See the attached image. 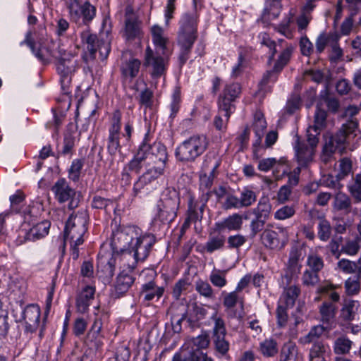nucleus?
Wrapping results in <instances>:
<instances>
[{
	"label": "nucleus",
	"mask_w": 361,
	"mask_h": 361,
	"mask_svg": "<svg viewBox=\"0 0 361 361\" xmlns=\"http://www.w3.org/2000/svg\"><path fill=\"white\" fill-rule=\"evenodd\" d=\"M140 149H143L144 155L146 159H149L154 164L155 167H163V173L168 161V154L166 147L160 142H154L150 144L148 141V135L145 137L140 145Z\"/></svg>",
	"instance_id": "13"
},
{
	"label": "nucleus",
	"mask_w": 361,
	"mask_h": 361,
	"mask_svg": "<svg viewBox=\"0 0 361 361\" xmlns=\"http://www.w3.org/2000/svg\"><path fill=\"white\" fill-rule=\"evenodd\" d=\"M198 15L195 12L183 14L179 21L178 45L180 47L179 65L182 67L190 57L192 47L197 38Z\"/></svg>",
	"instance_id": "1"
},
{
	"label": "nucleus",
	"mask_w": 361,
	"mask_h": 361,
	"mask_svg": "<svg viewBox=\"0 0 361 361\" xmlns=\"http://www.w3.org/2000/svg\"><path fill=\"white\" fill-rule=\"evenodd\" d=\"M302 283L307 286H314L319 281L318 272L312 270H306L302 276Z\"/></svg>",
	"instance_id": "61"
},
{
	"label": "nucleus",
	"mask_w": 361,
	"mask_h": 361,
	"mask_svg": "<svg viewBox=\"0 0 361 361\" xmlns=\"http://www.w3.org/2000/svg\"><path fill=\"white\" fill-rule=\"evenodd\" d=\"M243 225V217L238 213L233 214L221 221L215 224L216 232H222L226 229L228 231H239Z\"/></svg>",
	"instance_id": "25"
},
{
	"label": "nucleus",
	"mask_w": 361,
	"mask_h": 361,
	"mask_svg": "<svg viewBox=\"0 0 361 361\" xmlns=\"http://www.w3.org/2000/svg\"><path fill=\"white\" fill-rule=\"evenodd\" d=\"M154 243L155 239L153 235L142 234L140 230L139 236L135 238V241L133 242L130 249L128 252V255L133 253V261L131 264H128L130 271L135 269L139 262H143L147 259Z\"/></svg>",
	"instance_id": "10"
},
{
	"label": "nucleus",
	"mask_w": 361,
	"mask_h": 361,
	"mask_svg": "<svg viewBox=\"0 0 361 361\" xmlns=\"http://www.w3.org/2000/svg\"><path fill=\"white\" fill-rule=\"evenodd\" d=\"M152 41L157 49L161 51L162 55H166L168 38L165 37L164 30L158 25H154L151 29Z\"/></svg>",
	"instance_id": "32"
},
{
	"label": "nucleus",
	"mask_w": 361,
	"mask_h": 361,
	"mask_svg": "<svg viewBox=\"0 0 361 361\" xmlns=\"http://www.w3.org/2000/svg\"><path fill=\"white\" fill-rule=\"evenodd\" d=\"M216 168V166L214 168L213 171L215 170ZM214 171L212 172L211 175L209 176L207 175H203L200 176V190L202 191V194H207L208 193V200L210 198L212 191L210 190L211 187L213 185V177L212 173Z\"/></svg>",
	"instance_id": "56"
},
{
	"label": "nucleus",
	"mask_w": 361,
	"mask_h": 361,
	"mask_svg": "<svg viewBox=\"0 0 361 361\" xmlns=\"http://www.w3.org/2000/svg\"><path fill=\"white\" fill-rule=\"evenodd\" d=\"M259 38L260 39L261 44L269 49L270 56L268 63H270L274 59V55L277 51L276 49V43L270 39L269 36L266 32L260 33Z\"/></svg>",
	"instance_id": "58"
},
{
	"label": "nucleus",
	"mask_w": 361,
	"mask_h": 361,
	"mask_svg": "<svg viewBox=\"0 0 361 361\" xmlns=\"http://www.w3.org/2000/svg\"><path fill=\"white\" fill-rule=\"evenodd\" d=\"M331 329V326H326L323 325H316L311 328L309 333L304 337L300 338L302 343H310L317 340L324 331H329Z\"/></svg>",
	"instance_id": "36"
},
{
	"label": "nucleus",
	"mask_w": 361,
	"mask_h": 361,
	"mask_svg": "<svg viewBox=\"0 0 361 361\" xmlns=\"http://www.w3.org/2000/svg\"><path fill=\"white\" fill-rule=\"evenodd\" d=\"M351 201L349 197L343 193H338L335 197L334 206L338 210H347L350 207Z\"/></svg>",
	"instance_id": "62"
},
{
	"label": "nucleus",
	"mask_w": 361,
	"mask_h": 361,
	"mask_svg": "<svg viewBox=\"0 0 361 361\" xmlns=\"http://www.w3.org/2000/svg\"><path fill=\"white\" fill-rule=\"evenodd\" d=\"M300 294V289L297 286H290L284 288L283 296L284 297V303L286 306L293 307L295 300Z\"/></svg>",
	"instance_id": "42"
},
{
	"label": "nucleus",
	"mask_w": 361,
	"mask_h": 361,
	"mask_svg": "<svg viewBox=\"0 0 361 361\" xmlns=\"http://www.w3.org/2000/svg\"><path fill=\"white\" fill-rule=\"evenodd\" d=\"M302 259V249L298 246L291 248L289 253V258L287 262V273L286 277H293L297 276L301 269L300 260Z\"/></svg>",
	"instance_id": "22"
},
{
	"label": "nucleus",
	"mask_w": 361,
	"mask_h": 361,
	"mask_svg": "<svg viewBox=\"0 0 361 361\" xmlns=\"http://www.w3.org/2000/svg\"><path fill=\"white\" fill-rule=\"evenodd\" d=\"M179 206V193L175 189L169 190L157 205L158 212L154 221L162 224H169L177 216Z\"/></svg>",
	"instance_id": "8"
},
{
	"label": "nucleus",
	"mask_w": 361,
	"mask_h": 361,
	"mask_svg": "<svg viewBox=\"0 0 361 361\" xmlns=\"http://www.w3.org/2000/svg\"><path fill=\"white\" fill-rule=\"evenodd\" d=\"M52 111L53 118L46 123V128L53 130L54 133L58 134L60 126L64 120V116L62 114H58L54 110H52Z\"/></svg>",
	"instance_id": "59"
},
{
	"label": "nucleus",
	"mask_w": 361,
	"mask_h": 361,
	"mask_svg": "<svg viewBox=\"0 0 361 361\" xmlns=\"http://www.w3.org/2000/svg\"><path fill=\"white\" fill-rule=\"evenodd\" d=\"M41 315L40 309L37 305H31L25 307L23 319L25 322V331L34 332L39 326Z\"/></svg>",
	"instance_id": "23"
},
{
	"label": "nucleus",
	"mask_w": 361,
	"mask_h": 361,
	"mask_svg": "<svg viewBox=\"0 0 361 361\" xmlns=\"http://www.w3.org/2000/svg\"><path fill=\"white\" fill-rule=\"evenodd\" d=\"M76 134V126L72 123L68 124L63 135V147L62 149L59 152V154L67 156L73 154Z\"/></svg>",
	"instance_id": "26"
},
{
	"label": "nucleus",
	"mask_w": 361,
	"mask_h": 361,
	"mask_svg": "<svg viewBox=\"0 0 361 361\" xmlns=\"http://www.w3.org/2000/svg\"><path fill=\"white\" fill-rule=\"evenodd\" d=\"M325 351V346L322 342H315L310 350V361H313L317 358H322Z\"/></svg>",
	"instance_id": "64"
},
{
	"label": "nucleus",
	"mask_w": 361,
	"mask_h": 361,
	"mask_svg": "<svg viewBox=\"0 0 361 361\" xmlns=\"http://www.w3.org/2000/svg\"><path fill=\"white\" fill-rule=\"evenodd\" d=\"M135 281V277L126 273L121 271L116 278L114 288L111 290V295L114 298H119L123 296L131 287Z\"/></svg>",
	"instance_id": "18"
},
{
	"label": "nucleus",
	"mask_w": 361,
	"mask_h": 361,
	"mask_svg": "<svg viewBox=\"0 0 361 361\" xmlns=\"http://www.w3.org/2000/svg\"><path fill=\"white\" fill-rule=\"evenodd\" d=\"M226 336H212L213 343L216 352L222 355H226L229 350V342L226 340Z\"/></svg>",
	"instance_id": "54"
},
{
	"label": "nucleus",
	"mask_w": 361,
	"mask_h": 361,
	"mask_svg": "<svg viewBox=\"0 0 361 361\" xmlns=\"http://www.w3.org/2000/svg\"><path fill=\"white\" fill-rule=\"evenodd\" d=\"M257 200L256 193L252 190L245 188L240 192V196L239 200L241 204V207H247L251 206Z\"/></svg>",
	"instance_id": "47"
},
{
	"label": "nucleus",
	"mask_w": 361,
	"mask_h": 361,
	"mask_svg": "<svg viewBox=\"0 0 361 361\" xmlns=\"http://www.w3.org/2000/svg\"><path fill=\"white\" fill-rule=\"evenodd\" d=\"M293 53V47H288L284 49L279 56L277 61L274 64L276 70L281 71L285 66L287 65Z\"/></svg>",
	"instance_id": "49"
},
{
	"label": "nucleus",
	"mask_w": 361,
	"mask_h": 361,
	"mask_svg": "<svg viewBox=\"0 0 361 361\" xmlns=\"http://www.w3.org/2000/svg\"><path fill=\"white\" fill-rule=\"evenodd\" d=\"M271 210V205L269 200L266 197H262L259 200L257 207L253 209V214L255 217L267 221L269 218Z\"/></svg>",
	"instance_id": "34"
},
{
	"label": "nucleus",
	"mask_w": 361,
	"mask_h": 361,
	"mask_svg": "<svg viewBox=\"0 0 361 361\" xmlns=\"http://www.w3.org/2000/svg\"><path fill=\"white\" fill-rule=\"evenodd\" d=\"M145 159L146 155H144L143 149L139 147L137 154L128 164L129 171L139 173L142 169V162Z\"/></svg>",
	"instance_id": "45"
},
{
	"label": "nucleus",
	"mask_w": 361,
	"mask_h": 361,
	"mask_svg": "<svg viewBox=\"0 0 361 361\" xmlns=\"http://www.w3.org/2000/svg\"><path fill=\"white\" fill-rule=\"evenodd\" d=\"M59 56L55 55L58 59L56 65L57 71L59 75H72L76 68V61L74 56L65 50L59 49Z\"/></svg>",
	"instance_id": "19"
},
{
	"label": "nucleus",
	"mask_w": 361,
	"mask_h": 361,
	"mask_svg": "<svg viewBox=\"0 0 361 361\" xmlns=\"http://www.w3.org/2000/svg\"><path fill=\"white\" fill-rule=\"evenodd\" d=\"M360 279L356 276L349 277L345 282V292L349 295L357 294L361 289Z\"/></svg>",
	"instance_id": "48"
},
{
	"label": "nucleus",
	"mask_w": 361,
	"mask_h": 361,
	"mask_svg": "<svg viewBox=\"0 0 361 361\" xmlns=\"http://www.w3.org/2000/svg\"><path fill=\"white\" fill-rule=\"evenodd\" d=\"M307 265L311 270L319 272L324 267V260L318 254L312 252L307 257Z\"/></svg>",
	"instance_id": "52"
},
{
	"label": "nucleus",
	"mask_w": 361,
	"mask_h": 361,
	"mask_svg": "<svg viewBox=\"0 0 361 361\" xmlns=\"http://www.w3.org/2000/svg\"><path fill=\"white\" fill-rule=\"evenodd\" d=\"M195 290L202 297L213 300L215 298L214 291L211 285L206 281L198 279L195 283Z\"/></svg>",
	"instance_id": "38"
},
{
	"label": "nucleus",
	"mask_w": 361,
	"mask_h": 361,
	"mask_svg": "<svg viewBox=\"0 0 361 361\" xmlns=\"http://www.w3.org/2000/svg\"><path fill=\"white\" fill-rule=\"evenodd\" d=\"M140 228L135 226H118L112 228L111 246L113 252L123 253L128 252L135 238L139 236Z\"/></svg>",
	"instance_id": "7"
},
{
	"label": "nucleus",
	"mask_w": 361,
	"mask_h": 361,
	"mask_svg": "<svg viewBox=\"0 0 361 361\" xmlns=\"http://www.w3.org/2000/svg\"><path fill=\"white\" fill-rule=\"evenodd\" d=\"M359 306V302L357 300H349L346 302L341 310V317L344 320H353L355 316Z\"/></svg>",
	"instance_id": "41"
},
{
	"label": "nucleus",
	"mask_w": 361,
	"mask_h": 361,
	"mask_svg": "<svg viewBox=\"0 0 361 361\" xmlns=\"http://www.w3.org/2000/svg\"><path fill=\"white\" fill-rule=\"evenodd\" d=\"M51 224L49 221H42L34 225L25 234V239L35 241L44 238L49 233Z\"/></svg>",
	"instance_id": "28"
},
{
	"label": "nucleus",
	"mask_w": 361,
	"mask_h": 361,
	"mask_svg": "<svg viewBox=\"0 0 361 361\" xmlns=\"http://www.w3.org/2000/svg\"><path fill=\"white\" fill-rule=\"evenodd\" d=\"M267 128V122L262 112L257 111L254 115L253 129L255 135L264 134V130Z\"/></svg>",
	"instance_id": "55"
},
{
	"label": "nucleus",
	"mask_w": 361,
	"mask_h": 361,
	"mask_svg": "<svg viewBox=\"0 0 361 361\" xmlns=\"http://www.w3.org/2000/svg\"><path fill=\"white\" fill-rule=\"evenodd\" d=\"M259 351L264 357H274L278 353V345L274 339H266L259 344Z\"/></svg>",
	"instance_id": "39"
},
{
	"label": "nucleus",
	"mask_w": 361,
	"mask_h": 361,
	"mask_svg": "<svg viewBox=\"0 0 361 361\" xmlns=\"http://www.w3.org/2000/svg\"><path fill=\"white\" fill-rule=\"evenodd\" d=\"M88 219L87 212L85 209L79 210L75 214H71L66 224L64 240L82 244V237L87 230Z\"/></svg>",
	"instance_id": "6"
},
{
	"label": "nucleus",
	"mask_w": 361,
	"mask_h": 361,
	"mask_svg": "<svg viewBox=\"0 0 361 361\" xmlns=\"http://www.w3.org/2000/svg\"><path fill=\"white\" fill-rule=\"evenodd\" d=\"M336 312V305L329 302H323L319 307L321 321L326 326H331V329L334 324Z\"/></svg>",
	"instance_id": "30"
},
{
	"label": "nucleus",
	"mask_w": 361,
	"mask_h": 361,
	"mask_svg": "<svg viewBox=\"0 0 361 361\" xmlns=\"http://www.w3.org/2000/svg\"><path fill=\"white\" fill-rule=\"evenodd\" d=\"M164 292L163 287L157 286L154 281H150L142 285L140 294L145 301H151L155 298L159 300Z\"/></svg>",
	"instance_id": "29"
},
{
	"label": "nucleus",
	"mask_w": 361,
	"mask_h": 361,
	"mask_svg": "<svg viewBox=\"0 0 361 361\" xmlns=\"http://www.w3.org/2000/svg\"><path fill=\"white\" fill-rule=\"evenodd\" d=\"M297 355L298 348L294 342L288 341L283 345L281 349V358L291 361L296 358Z\"/></svg>",
	"instance_id": "43"
},
{
	"label": "nucleus",
	"mask_w": 361,
	"mask_h": 361,
	"mask_svg": "<svg viewBox=\"0 0 361 361\" xmlns=\"http://www.w3.org/2000/svg\"><path fill=\"white\" fill-rule=\"evenodd\" d=\"M209 281L215 287L221 288L226 286L227 280L226 279L225 271L221 270H214L209 275Z\"/></svg>",
	"instance_id": "50"
},
{
	"label": "nucleus",
	"mask_w": 361,
	"mask_h": 361,
	"mask_svg": "<svg viewBox=\"0 0 361 361\" xmlns=\"http://www.w3.org/2000/svg\"><path fill=\"white\" fill-rule=\"evenodd\" d=\"M82 166L83 161L81 159L73 160L68 171V178L75 182L78 181L79 180Z\"/></svg>",
	"instance_id": "60"
},
{
	"label": "nucleus",
	"mask_w": 361,
	"mask_h": 361,
	"mask_svg": "<svg viewBox=\"0 0 361 361\" xmlns=\"http://www.w3.org/2000/svg\"><path fill=\"white\" fill-rule=\"evenodd\" d=\"M222 295H224L223 305L228 311V317L237 318L238 320H241L243 317V314L240 312H238L236 310H234L233 308L236 305V304L239 303L241 309H243V298L240 297L238 295V293L236 292L235 290H233L230 293L223 292Z\"/></svg>",
	"instance_id": "17"
},
{
	"label": "nucleus",
	"mask_w": 361,
	"mask_h": 361,
	"mask_svg": "<svg viewBox=\"0 0 361 361\" xmlns=\"http://www.w3.org/2000/svg\"><path fill=\"white\" fill-rule=\"evenodd\" d=\"M295 213L293 206H283L274 213V218L278 220H285L292 217Z\"/></svg>",
	"instance_id": "63"
},
{
	"label": "nucleus",
	"mask_w": 361,
	"mask_h": 361,
	"mask_svg": "<svg viewBox=\"0 0 361 361\" xmlns=\"http://www.w3.org/2000/svg\"><path fill=\"white\" fill-rule=\"evenodd\" d=\"M109 30L102 31V39H99L95 34L91 33L88 28H86L80 33V38L83 44L86 46L87 51L84 56L86 63L93 61L96 58L97 51L102 60H104L109 54L111 47L109 37Z\"/></svg>",
	"instance_id": "3"
},
{
	"label": "nucleus",
	"mask_w": 361,
	"mask_h": 361,
	"mask_svg": "<svg viewBox=\"0 0 361 361\" xmlns=\"http://www.w3.org/2000/svg\"><path fill=\"white\" fill-rule=\"evenodd\" d=\"M208 193L202 194L199 200H196L194 195L188 194L187 217L193 220V222L201 221L203 216L204 208L208 201Z\"/></svg>",
	"instance_id": "16"
},
{
	"label": "nucleus",
	"mask_w": 361,
	"mask_h": 361,
	"mask_svg": "<svg viewBox=\"0 0 361 361\" xmlns=\"http://www.w3.org/2000/svg\"><path fill=\"white\" fill-rule=\"evenodd\" d=\"M352 346V341L348 338L342 336L338 338L334 342V353L337 355H344L349 353Z\"/></svg>",
	"instance_id": "44"
},
{
	"label": "nucleus",
	"mask_w": 361,
	"mask_h": 361,
	"mask_svg": "<svg viewBox=\"0 0 361 361\" xmlns=\"http://www.w3.org/2000/svg\"><path fill=\"white\" fill-rule=\"evenodd\" d=\"M209 142L203 135H193L183 141L176 149L175 155L181 161H194L207 149Z\"/></svg>",
	"instance_id": "5"
},
{
	"label": "nucleus",
	"mask_w": 361,
	"mask_h": 361,
	"mask_svg": "<svg viewBox=\"0 0 361 361\" xmlns=\"http://www.w3.org/2000/svg\"><path fill=\"white\" fill-rule=\"evenodd\" d=\"M66 5L71 20L78 25H87L96 16V8L89 1L66 0Z\"/></svg>",
	"instance_id": "11"
},
{
	"label": "nucleus",
	"mask_w": 361,
	"mask_h": 361,
	"mask_svg": "<svg viewBox=\"0 0 361 361\" xmlns=\"http://www.w3.org/2000/svg\"><path fill=\"white\" fill-rule=\"evenodd\" d=\"M221 233V232H217L216 235H209L208 240L204 247L207 253L212 254L224 247L226 237Z\"/></svg>",
	"instance_id": "33"
},
{
	"label": "nucleus",
	"mask_w": 361,
	"mask_h": 361,
	"mask_svg": "<svg viewBox=\"0 0 361 361\" xmlns=\"http://www.w3.org/2000/svg\"><path fill=\"white\" fill-rule=\"evenodd\" d=\"M211 319L214 322V326L212 329V336H226V329L224 319L217 317L216 313H214Z\"/></svg>",
	"instance_id": "53"
},
{
	"label": "nucleus",
	"mask_w": 361,
	"mask_h": 361,
	"mask_svg": "<svg viewBox=\"0 0 361 361\" xmlns=\"http://www.w3.org/2000/svg\"><path fill=\"white\" fill-rule=\"evenodd\" d=\"M271 225H267L263 231L261 239L264 245L269 249L276 250L283 247L285 245L283 240L280 238V235L283 233V229L279 233L270 228Z\"/></svg>",
	"instance_id": "21"
},
{
	"label": "nucleus",
	"mask_w": 361,
	"mask_h": 361,
	"mask_svg": "<svg viewBox=\"0 0 361 361\" xmlns=\"http://www.w3.org/2000/svg\"><path fill=\"white\" fill-rule=\"evenodd\" d=\"M234 99L231 97H227L223 94H221L219 101V113H224L223 116L228 120L231 114L235 111V105L233 104Z\"/></svg>",
	"instance_id": "35"
},
{
	"label": "nucleus",
	"mask_w": 361,
	"mask_h": 361,
	"mask_svg": "<svg viewBox=\"0 0 361 361\" xmlns=\"http://www.w3.org/2000/svg\"><path fill=\"white\" fill-rule=\"evenodd\" d=\"M20 44L22 46L23 44H26L27 45L32 54L41 61L44 62L45 61V59L43 56V54H42V51H41V49H35V39L32 36V31H28L26 35H25V38L23 41H22Z\"/></svg>",
	"instance_id": "46"
},
{
	"label": "nucleus",
	"mask_w": 361,
	"mask_h": 361,
	"mask_svg": "<svg viewBox=\"0 0 361 361\" xmlns=\"http://www.w3.org/2000/svg\"><path fill=\"white\" fill-rule=\"evenodd\" d=\"M163 167H151L135 182L133 196H145L157 190L159 186V178L163 175Z\"/></svg>",
	"instance_id": "9"
},
{
	"label": "nucleus",
	"mask_w": 361,
	"mask_h": 361,
	"mask_svg": "<svg viewBox=\"0 0 361 361\" xmlns=\"http://www.w3.org/2000/svg\"><path fill=\"white\" fill-rule=\"evenodd\" d=\"M319 138L317 135L311 133V130H307L306 140H300L298 135L295 137L293 149L295 158L299 166L307 168L313 162Z\"/></svg>",
	"instance_id": "4"
},
{
	"label": "nucleus",
	"mask_w": 361,
	"mask_h": 361,
	"mask_svg": "<svg viewBox=\"0 0 361 361\" xmlns=\"http://www.w3.org/2000/svg\"><path fill=\"white\" fill-rule=\"evenodd\" d=\"M51 190L59 202H69L68 208L70 209H73L78 207L80 200L76 197V192L64 178L59 179L53 185Z\"/></svg>",
	"instance_id": "14"
},
{
	"label": "nucleus",
	"mask_w": 361,
	"mask_h": 361,
	"mask_svg": "<svg viewBox=\"0 0 361 361\" xmlns=\"http://www.w3.org/2000/svg\"><path fill=\"white\" fill-rule=\"evenodd\" d=\"M332 227L330 222L324 217L319 218L317 235L320 240L326 242L331 235Z\"/></svg>",
	"instance_id": "37"
},
{
	"label": "nucleus",
	"mask_w": 361,
	"mask_h": 361,
	"mask_svg": "<svg viewBox=\"0 0 361 361\" xmlns=\"http://www.w3.org/2000/svg\"><path fill=\"white\" fill-rule=\"evenodd\" d=\"M121 118L122 114L119 110H115L109 118L106 149L111 156H114L121 148L120 143Z\"/></svg>",
	"instance_id": "12"
},
{
	"label": "nucleus",
	"mask_w": 361,
	"mask_h": 361,
	"mask_svg": "<svg viewBox=\"0 0 361 361\" xmlns=\"http://www.w3.org/2000/svg\"><path fill=\"white\" fill-rule=\"evenodd\" d=\"M326 111L322 109L319 106H317L314 116V124L312 126H310L307 130H311V133H313V135H317L318 137L321 130L326 127Z\"/></svg>",
	"instance_id": "31"
},
{
	"label": "nucleus",
	"mask_w": 361,
	"mask_h": 361,
	"mask_svg": "<svg viewBox=\"0 0 361 361\" xmlns=\"http://www.w3.org/2000/svg\"><path fill=\"white\" fill-rule=\"evenodd\" d=\"M164 56H161L158 51L154 52L149 47L145 50L144 65L149 68L150 75L154 79L159 78L165 74L167 60Z\"/></svg>",
	"instance_id": "15"
},
{
	"label": "nucleus",
	"mask_w": 361,
	"mask_h": 361,
	"mask_svg": "<svg viewBox=\"0 0 361 361\" xmlns=\"http://www.w3.org/2000/svg\"><path fill=\"white\" fill-rule=\"evenodd\" d=\"M94 293L95 289L91 286H87L82 289L76 300V307L79 312H86L90 305L91 300L94 298Z\"/></svg>",
	"instance_id": "27"
},
{
	"label": "nucleus",
	"mask_w": 361,
	"mask_h": 361,
	"mask_svg": "<svg viewBox=\"0 0 361 361\" xmlns=\"http://www.w3.org/2000/svg\"><path fill=\"white\" fill-rule=\"evenodd\" d=\"M140 65V60L133 57L123 61L120 66L122 80L124 82H132L138 75Z\"/></svg>",
	"instance_id": "20"
},
{
	"label": "nucleus",
	"mask_w": 361,
	"mask_h": 361,
	"mask_svg": "<svg viewBox=\"0 0 361 361\" xmlns=\"http://www.w3.org/2000/svg\"><path fill=\"white\" fill-rule=\"evenodd\" d=\"M86 343L90 348L98 350L103 345V336L101 333L89 331L87 335Z\"/></svg>",
	"instance_id": "51"
},
{
	"label": "nucleus",
	"mask_w": 361,
	"mask_h": 361,
	"mask_svg": "<svg viewBox=\"0 0 361 361\" xmlns=\"http://www.w3.org/2000/svg\"><path fill=\"white\" fill-rule=\"evenodd\" d=\"M140 33L137 23L133 19H128L126 22V35L128 39L139 37Z\"/></svg>",
	"instance_id": "57"
},
{
	"label": "nucleus",
	"mask_w": 361,
	"mask_h": 361,
	"mask_svg": "<svg viewBox=\"0 0 361 361\" xmlns=\"http://www.w3.org/2000/svg\"><path fill=\"white\" fill-rule=\"evenodd\" d=\"M91 206L94 209H104L106 212H108L110 209H115L112 200L104 198L97 195L93 196Z\"/></svg>",
	"instance_id": "40"
},
{
	"label": "nucleus",
	"mask_w": 361,
	"mask_h": 361,
	"mask_svg": "<svg viewBox=\"0 0 361 361\" xmlns=\"http://www.w3.org/2000/svg\"><path fill=\"white\" fill-rule=\"evenodd\" d=\"M357 128L356 121L352 120L343 123L336 134L326 138L320 156L322 162L327 164L334 160L336 151L342 154L346 149L348 140L354 135Z\"/></svg>",
	"instance_id": "2"
},
{
	"label": "nucleus",
	"mask_w": 361,
	"mask_h": 361,
	"mask_svg": "<svg viewBox=\"0 0 361 361\" xmlns=\"http://www.w3.org/2000/svg\"><path fill=\"white\" fill-rule=\"evenodd\" d=\"M281 11L280 0H267L260 20L265 25H269L271 20L276 19Z\"/></svg>",
	"instance_id": "24"
}]
</instances>
